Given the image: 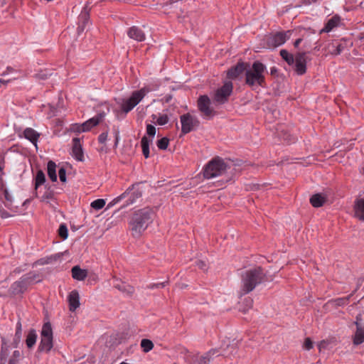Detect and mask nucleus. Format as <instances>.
<instances>
[{
	"mask_svg": "<svg viewBox=\"0 0 364 364\" xmlns=\"http://www.w3.org/2000/svg\"><path fill=\"white\" fill-rule=\"evenodd\" d=\"M151 141L148 139L146 136H144L141 140V145L142 148L143 155L146 159L149 156V143Z\"/></svg>",
	"mask_w": 364,
	"mask_h": 364,
	"instance_id": "34",
	"label": "nucleus"
},
{
	"mask_svg": "<svg viewBox=\"0 0 364 364\" xmlns=\"http://www.w3.org/2000/svg\"><path fill=\"white\" fill-rule=\"evenodd\" d=\"M340 17L334 16L331 18L326 23L324 28L321 30L322 32L328 33L332 31L335 27L338 26L340 23Z\"/></svg>",
	"mask_w": 364,
	"mask_h": 364,
	"instance_id": "28",
	"label": "nucleus"
},
{
	"mask_svg": "<svg viewBox=\"0 0 364 364\" xmlns=\"http://www.w3.org/2000/svg\"><path fill=\"white\" fill-rule=\"evenodd\" d=\"M53 346V338L41 337L40 344L38 347V351H46V353H48L51 350Z\"/></svg>",
	"mask_w": 364,
	"mask_h": 364,
	"instance_id": "24",
	"label": "nucleus"
},
{
	"mask_svg": "<svg viewBox=\"0 0 364 364\" xmlns=\"http://www.w3.org/2000/svg\"><path fill=\"white\" fill-rule=\"evenodd\" d=\"M165 287L164 282L157 283V284H151L149 285V289H154V288H162Z\"/></svg>",
	"mask_w": 364,
	"mask_h": 364,
	"instance_id": "57",
	"label": "nucleus"
},
{
	"mask_svg": "<svg viewBox=\"0 0 364 364\" xmlns=\"http://www.w3.org/2000/svg\"><path fill=\"white\" fill-rule=\"evenodd\" d=\"M47 173L51 181H57L58 177L56 174V164L51 160L49 161L47 164Z\"/></svg>",
	"mask_w": 364,
	"mask_h": 364,
	"instance_id": "30",
	"label": "nucleus"
},
{
	"mask_svg": "<svg viewBox=\"0 0 364 364\" xmlns=\"http://www.w3.org/2000/svg\"><path fill=\"white\" fill-rule=\"evenodd\" d=\"M196 265L199 269L203 270H206L208 269L207 264L205 263V262L202 260L197 261Z\"/></svg>",
	"mask_w": 364,
	"mask_h": 364,
	"instance_id": "55",
	"label": "nucleus"
},
{
	"mask_svg": "<svg viewBox=\"0 0 364 364\" xmlns=\"http://www.w3.org/2000/svg\"><path fill=\"white\" fill-rule=\"evenodd\" d=\"M53 73L48 70H40L38 73L34 75V77L37 80H45L51 76Z\"/></svg>",
	"mask_w": 364,
	"mask_h": 364,
	"instance_id": "38",
	"label": "nucleus"
},
{
	"mask_svg": "<svg viewBox=\"0 0 364 364\" xmlns=\"http://www.w3.org/2000/svg\"><path fill=\"white\" fill-rule=\"evenodd\" d=\"M21 357V353L19 350H16L13 352L9 360L14 361V364H18Z\"/></svg>",
	"mask_w": 364,
	"mask_h": 364,
	"instance_id": "44",
	"label": "nucleus"
},
{
	"mask_svg": "<svg viewBox=\"0 0 364 364\" xmlns=\"http://www.w3.org/2000/svg\"><path fill=\"white\" fill-rule=\"evenodd\" d=\"M326 345V342L325 341H321L318 344V348L319 350H321L322 348H325Z\"/></svg>",
	"mask_w": 364,
	"mask_h": 364,
	"instance_id": "59",
	"label": "nucleus"
},
{
	"mask_svg": "<svg viewBox=\"0 0 364 364\" xmlns=\"http://www.w3.org/2000/svg\"><path fill=\"white\" fill-rule=\"evenodd\" d=\"M0 189L3 192V194H4L5 200H6V203H5L6 207H7L8 208H11V206L12 205V197L10 195V193H9L8 189L4 187V184L3 183L2 181H1V186H0Z\"/></svg>",
	"mask_w": 364,
	"mask_h": 364,
	"instance_id": "35",
	"label": "nucleus"
},
{
	"mask_svg": "<svg viewBox=\"0 0 364 364\" xmlns=\"http://www.w3.org/2000/svg\"><path fill=\"white\" fill-rule=\"evenodd\" d=\"M280 55L289 65H294L295 57L292 54L289 53L287 50H281Z\"/></svg>",
	"mask_w": 364,
	"mask_h": 364,
	"instance_id": "36",
	"label": "nucleus"
},
{
	"mask_svg": "<svg viewBox=\"0 0 364 364\" xmlns=\"http://www.w3.org/2000/svg\"><path fill=\"white\" fill-rule=\"evenodd\" d=\"M325 202H326V198L320 193L314 194L310 198L311 204L312 205V206H314L315 208H318V207L322 206Z\"/></svg>",
	"mask_w": 364,
	"mask_h": 364,
	"instance_id": "31",
	"label": "nucleus"
},
{
	"mask_svg": "<svg viewBox=\"0 0 364 364\" xmlns=\"http://www.w3.org/2000/svg\"><path fill=\"white\" fill-rule=\"evenodd\" d=\"M155 214L152 209L144 208L136 211L129 221V229L134 237H139L153 222Z\"/></svg>",
	"mask_w": 364,
	"mask_h": 364,
	"instance_id": "1",
	"label": "nucleus"
},
{
	"mask_svg": "<svg viewBox=\"0 0 364 364\" xmlns=\"http://www.w3.org/2000/svg\"><path fill=\"white\" fill-rule=\"evenodd\" d=\"M141 347L145 353L149 352L154 348V343L149 339H142L141 341Z\"/></svg>",
	"mask_w": 364,
	"mask_h": 364,
	"instance_id": "40",
	"label": "nucleus"
},
{
	"mask_svg": "<svg viewBox=\"0 0 364 364\" xmlns=\"http://www.w3.org/2000/svg\"><path fill=\"white\" fill-rule=\"evenodd\" d=\"M168 122V117L166 114L159 116L156 119V123L159 125H165Z\"/></svg>",
	"mask_w": 364,
	"mask_h": 364,
	"instance_id": "47",
	"label": "nucleus"
},
{
	"mask_svg": "<svg viewBox=\"0 0 364 364\" xmlns=\"http://www.w3.org/2000/svg\"><path fill=\"white\" fill-rule=\"evenodd\" d=\"M267 73L266 66L259 61H255L245 71V83L252 87L254 86H266L265 74Z\"/></svg>",
	"mask_w": 364,
	"mask_h": 364,
	"instance_id": "3",
	"label": "nucleus"
},
{
	"mask_svg": "<svg viewBox=\"0 0 364 364\" xmlns=\"http://www.w3.org/2000/svg\"><path fill=\"white\" fill-rule=\"evenodd\" d=\"M328 48H333L332 50H330V53L334 55L341 54V53L343 50V46L341 44L335 45L334 43H332L328 46Z\"/></svg>",
	"mask_w": 364,
	"mask_h": 364,
	"instance_id": "42",
	"label": "nucleus"
},
{
	"mask_svg": "<svg viewBox=\"0 0 364 364\" xmlns=\"http://www.w3.org/2000/svg\"><path fill=\"white\" fill-rule=\"evenodd\" d=\"M62 255H63L62 253H57V254L48 256V257H47L48 262H49V264L52 263L53 262H56L61 257Z\"/></svg>",
	"mask_w": 364,
	"mask_h": 364,
	"instance_id": "50",
	"label": "nucleus"
},
{
	"mask_svg": "<svg viewBox=\"0 0 364 364\" xmlns=\"http://www.w3.org/2000/svg\"><path fill=\"white\" fill-rule=\"evenodd\" d=\"M233 89L232 83L230 81L225 82L224 85L218 89L214 95V100L218 103H224L228 100Z\"/></svg>",
	"mask_w": 364,
	"mask_h": 364,
	"instance_id": "8",
	"label": "nucleus"
},
{
	"mask_svg": "<svg viewBox=\"0 0 364 364\" xmlns=\"http://www.w3.org/2000/svg\"><path fill=\"white\" fill-rule=\"evenodd\" d=\"M304 348L308 350L313 348V342L309 338H306L305 339V341L304 343Z\"/></svg>",
	"mask_w": 364,
	"mask_h": 364,
	"instance_id": "52",
	"label": "nucleus"
},
{
	"mask_svg": "<svg viewBox=\"0 0 364 364\" xmlns=\"http://www.w3.org/2000/svg\"><path fill=\"white\" fill-rule=\"evenodd\" d=\"M107 135H108V127H107V129L103 132L100 136H98V141L101 144H105V141L107 139Z\"/></svg>",
	"mask_w": 364,
	"mask_h": 364,
	"instance_id": "45",
	"label": "nucleus"
},
{
	"mask_svg": "<svg viewBox=\"0 0 364 364\" xmlns=\"http://www.w3.org/2000/svg\"><path fill=\"white\" fill-rule=\"evenodd\" d=\"M143 190L141 187V183L133 184L131 187L121 194L119 196L114 198L106 207V209H109L119 202L125 200L123 207H126L134 204L136 200L140 198L142 196Z\"/></svg>",
	"mask_w": 364,
	"mask_h": 364,
	"instance_id": "4",
	"label": "nucleus"
},
{
	"mask_svg": "<svg viewBox=\"0 0 364 364\" xmlns=\"http://www.w3.org/2000/svg\"><path fill=\"white\" fill-rule=\"evenodd\" d=\"M60 181L63 183L66 182V170L64 167H60L58 170Z\"/></svg>",
	"mask_w": 364,
	"mask_h": 364,
	"instance_id": "46",
	"label": "nucleus"
},
{
	"mask_svg": "<svg viewBox=\"0 0 364 364\" xmlns=\"http://www.w3.org/2000/svg\"><path fill=\"white\" fill-rule=\"evenodd\" d=\"M71 272H72V277H73V279L78 280V281L84 280L87 276V270L82 269L77 265L74 266L72 268Z\"/></svg>",
	"mask_w": 364,
	"mask_h": 364,
	"instance_id": "26",
	"label": "nucleus"
},
{
	"mask_svg": "<svg viewBox=\"0 0 364 364\" xmlns=\"http://www.w3.org/2000/svg\"><path fill=\"white\" fill-rule=\"evenodd\" d=\"M123 285H125V284H115L114 287L122 291V289H123Z\"/></svg>",
	"mask_w": 364,
	"mask_h": 364,
	"instance_id": "62",
	"label": "nucleus"
},
{
	"mask_svg": "<svg viewBox=\"0 0 364 364\" xmlns=\"http://www.w3.org/2000/svg\"><path fill=\"white\" fill-rule=\"evenodd\" d=\"M245 302L246 303V308L243 309L244 312L252 307L253 300L251 298H247L245 299Z\"/></svg>",
	"mask_w": 364,
	"mask_h": 364,
	"instance_id": "53",
	"label": "nucleus"
},
{
	"mask_svg": "<svg viewBox=\"0 0 364 364\" xmlns=\"http://www.w3.org/2000/svg\"><path fill=\"white\" fill-rule=\"evenodd\" d=\"M146 134L150 136H154L156 134V128L151 124L146 126Z\"/></svg>",
	"mask_w": 364,
	"mask_h": 364,
	"instance_id": "51",
	"label": "nucleus"
},
{
	"mask_svg": "<svg viewBox=\"0 0 364 364\" xmlns=\"http://www.w3.org/2000/svg\"><path fill=\"white\" fill-rule=\"evenodd\" d=\"M54 196V193H53V191H50L49 189L48 191H46L43 196V199H52Z\"/></svg>",
	"mask_w": 364,
	"mask_h": 364,
	"instance_id": "54",
	"label": "nucleus"
},
{
	"mask_svg": "<svg viewBox=\"0 0 364 364\" xmlns=\"http://www.w3.org/2000/svg\"><path fill=\"white\" fill-rule=\"evenodd\" d=\"M355 325L356 330L353 336V343L355 346H358L364 342V326L358 322V317H357Z\"/></svg>",
	"mask_w": 364,
	"mask_h": 364,
	"instance_id": "17",
	"label": "nucleus"
},
{
	"mask_svg": "<svg viewBox=\"0 0 364 364\" xmlns=\"http://www.w3.org/2000/svg\"><path fill=\"white\" fill-rule=\"evenodd\" d=\"M169 144V139L167 137H163L157 141V146L159 149L165 150Z\"/></svg>",
	"mask_w": 364,
	"mask_h": 364,
	"instance_id": "43",
	"label": "nucleus"
},
{
	"mask_svg": "<svg viewBox=\"0 0 364 364\" xmlns=\"http://www.w3.org/2000/svg\"><path fill=\"white\" fill-rule=\"evenodd\" d=\"M6 362V359L0 358V364H5Z\"/></svg>",
	"mask_w": 364,
	"mask_h": 364,
	"instance_id": "64",
	"label": "nucleus"
},
{
	"mask_svg": "<svg viewBox=\"0 0 364 364\" xmlns=\"http://www.w3.org/2000/svg\"><path fill=\"white\" fill-rule=\"evenodd\" d=\"M91 7L87 4L78 16L77 33L83 32L90 18Z\"/></svg>",
	"mask_w": 364,
	"mask_h": 364,
	"instance_id": "12",
	"label": "nucleus"
},
{
	"mask_svg": "<svg viewBox=\"0 0 364 364\" xmlns=\"http://www.w3.org/2000/svg\"><path fill=\"white\" fill-rule=\"evenodd\" d=\"M355 216L360 220L364 221V197L357 198L354 205Z\"/></svg>",
	"mask_w": 364,
	"mask_h": 364,
	"instance_id": "21",
	"label": "nucleus"
},
{
	"mask_svg": "<svg viewBox=\"0 0 364 364\" xmlns=\"http://www.w3.org/2000/svg\"><path fill=\"white\" fill-rule=\"evenodd\" d=\"M41 336V337L53 338V330L50 322H46L43 325Z\"/></svg>",
	"mask_w": 364,
	"mask_h": 364,
	"instance_id": "33",
	"label": "nucleus"
},
{
	"mask_svg": "<svg viewBox=\"0 0 364 364\" xmlns=\"http://www.w3.org/2000/svg\"><path fill=\"white\" fill-rule=\"evenodd\" d=\"M210 100L206 95L200 96L198 100V107L201 112L202 116L206 118H210L215 114V111L210 107Z\"/></svg>",
	"mask_w": 364,
	"mask_h": 364,
	"instance_id": "9",
	"label": "nucleus"
},
{
	"mask_svg": "<svg viewBox=\"0 0 364 364\" xmlns=\"http://www.w3.org/2000/svg\"><path fill=\"white\" fill-rule=\"evenodd\" d=\"M0 216L1 217V218H7L11 217V215L4 208H0Z\"/></svg>",
	"mask_w": 364,
	"mask_h": 364,
	"instance_id": "56",
	"label": "nucleus"
},
{
	"mask_svg": "<svg viewBox=\"0 0 364 364\" xmlns=\"http://www.w3.org/2000/svg\"><path fill=\"white\" fill-rule=\"evenodd\" d=\"M216 352V350H210L203 355H190L187 358L188 364H209L211 356Z\"/></svg>",
	"mask_w": 364,
	"mask_h": 364,
	"instance_id": "11",
	"label": "nucleus"
},
{
	"mask_svg": "<svg viewBox=\"0 0 364 364\" xmlns=\"http://www.w3.org/2000/svg\"><path fill=\"white\" fill-rule=\"evenodd\" d=\"M23 136L26 139L29 140L36 146H37V141L40 136V134L38 133L36 130H34L32 128H26L23 131Z\"/></svg>",
	"mask_w": 364,
	"mask_h": 364,
	"instance_id": "25",
	"label": "nucleus"
},
{
	"mask_svg": "<svg viewBox=\"0 0 364 364\" xmlns=\"http://www.w3.org/2000/svg\"><path fill=\"white\" fill-rule=\"evenodd\" d=\"M69 309L75 311L80 306V297L77 291H72L68 296Z\"/></svg>",
	"mask_w": 364,
	"mask_h": 364,
	"instance_id": "23",
	"label": "nucleus"
},
{
	"mask_svg": "<svg viewBox=\"0 0 364 364\" xmlns=\"http://www.w3.org/2000/svg\"><path fill=\"white\" fill-rule=\"evenodd\" d=\"M265 277V273L260 267L247 269L242 274L241 292L246 294L253 291L261 284Z\"/></svg>",
	"mask_w": 364,
	"mask_h": 364,
	"instance_id": "2",
	"label": "nucleus"
},
{
	"mask_svg": "<svg viewBox=\"0 0 364 364\" xmlns=\"http://www.w3.org/2000/svg\"><path fill=\"white\" fill-rule=\"evenodd\" d=\"M127 35L130 38L139 42L144 41L146 39L144 32L140 28L135 26L128 29Z\"/></svg>",
	"mask_w": 364,
	"mask_h": 364,
	"instance_id": "18",
	"label": "nucleus"
},
{
	"mask_svg": "<svg viewBox=\"0 0 364 364\" xmlns=\"http://www.w3.org/2000/svg\"><path fill=\"white\" fill-rule=\"evenodd\" d=\"M36 262L40 265H44V264H49V262H48L47 257L38 259Z\"/></svg>",
	"mask_w": 364,
	"mask_h": 364,
	"instance_id": "58",
	"label": "nucleus"
},
{
	"mask_svg": "<svg viewBox=\"0 0 364 364\" xmlns=\"http://www.w3.org/2000/svg\"><path fill=\"white\" fill-rule=\"evenodd\" d=\"M228 164L219 156L210 160L203 168L204 178L210 179L222 176L228 168Z\"/></svg>",
	"mask_w": 364,
	"mask_h": 364,
	"instance_id": "5",
	"label": "nucleus"
},
{
	"mask_svg": "<svg viewBox=\"0 0 364 364\" xmlns=\"http://www.w3.org/2000/svg\"><path fill=\"white\" fill-rule=\"evenodd\" d=\"M9 346L7 345L6 339L4 338H1V348L0 351V358H4L7 360V357L9 354Z\"/></svg>",
	"mask_w": 364,
	"mask_h": 364,
	"instance_id": "37",
	"label": "nucleus"
},
{
	"mask_svg": "<svg viewBox=\"0 0 364 364\" xmlns=\"http://www.w3.org/2000/svg\"><path fill=\"white\" fill-rule=\"evenodd\" d=\"M4 156L1 153H0V164L4 165Z\"/></svg>",
	"mask_w": 364,
	"mask_h": 364,
	"instance_id": "61",
	"label": "nucleus"
},
{
	"mask_svg": "<svg viewBox=\"0 0 364 364\" xmlns=\"http://www.w3.org/2000/svg\"><path fill=\"white\" fill-rule=\"evenodd\" d=\"M306 57L305 53H298L295 55L294 67L295 71L299 75H303L306 70Z\"/></svg>",
	"mask_w": 364,
	"mask_h": 364,
	"instance_id": "14",
	"label": "nucleus"
},
{
	"mask_svg": "<svg viewBox=\"0 0 364 364\" xmlns=\"http://www.w3.org/2000/svg\"><path fill=\"white\" fill-rule=\"evenodd\" d=\"M181 124V132L186 134L193 131L199 125V121L196 116L186 113L180 117Z\"/></svg>",
	"mask_w": 364,
	"mask_h": 364,
	"instance_id": "7",
	"label": "nucleus"
},
{
	"mask_svg": "<svg viewBox=\"0 0 364 364\" xmlns=\"http://www.w3.org/2000/svg\"><path fill=\"white\" fill-rule=\"evenodd\" d=\"M301 41H302L301 38L296 39L294 43V47L297 48L299 46V44L301 43Z\"/></svg>",
	"mask_w": 364,
	"mask_h": 364,
	"instance_id": "60",
	"label": "nucleus"
},
{
	"mask_svg": "<svg viewBox=\"0 0 364 364\" xmlns=\"http://www.w3.org/2000/svg\"><path fill=\"white\" fill-rule=\"evenodd\" d=\"M97 114L92 117V127L102 122L105 117L109 112V107L107 103H102L96 108Z\"/></svg>",
	"mask_w": 364,
	"mask_h": 364,
	"instance_id": "13",
	"label": "nucleus"
},
{
	"mask_svg": "<svg viewBox=\"0 0 364 364\" xmlns=\"http://www.w3.org/2000/svg\"><path fill=\"white\" fill-rule=\"evenodd\" d=\"M36 340H37L36 331L35 329L31 328L28 331V334L26 336V346L28 347V348H32L35 346V344L36 343Z\"/></svg>",
	"mask_w": 364,
	"mask_h": 364,
	"instance_id": "29",
	"label": "nucleus"
},
{
	"mask_svg": "<svg viewBox=\"0 0 364 364\" xmlns=\"http://www.w3.org/2000/svg\"><path fill=\"white\" fill-rule=\"evenodd\" d=\"M106 204L105 199H97L92 201V210H98L105 207Z\"/></svg>",
	"mask_w": 364,
	"mask_h": 364,
	"instance_id": "41",
	"label": "nucleus"
},
{
	"mask_svg": "<svg viewBox=\"0 0 364 364\" xmlns=\"http://www.w3.org/2000/svg\"><path fill=\"white\" fill-rule=\"evenodd\" d=\"M27 290V288L23 283V282L19 279V280L14 282L9 288V293L13 295H18L23 294Z\"/></svg>",
	"mask_w": 364,
	"mask_h": 364,
	"instance_id": "20",
	"label": "nucleus"
},
{
	"mask_svg": "<svg viewBox=\"0 0 364 364\" xmlns=\"http://www.w3.org/2000/svg\"><path fill=\"white\" fill-rule=\"evenodd\" d=\"M91 130V119H87L82 124H73L70 127V131L75 133H80Z\"/></svg>",
	"mask_w": 364,
	"mask_h": 364,
	"instance_id": "22",
	"label": "nucleus"
},
{
	"mask_svg": "<svg viewBox=\"0 0 364 364\" xmlns=\"http://www.w3.org/2000/svg\"><path fill=\"white\" fill-rule=\"evenodd\" d=\"M122 292L126 293L129 296H132L134 292V289L133 287L129 285H123V289H122Z\"/></svg>",
	"mask_w": 364,
	"mask_h": 364,
	"instance_id": "49",
	"label": "nucleus"
},
{
	"mask_svg": "<svg viewBox=\"0 0 364 364\" xmlns=\"http://www.w3.org/2000/svg\"><path fill=\"white\" fill-rule=\"evenodd\" d=\"M149 92V90L145 87L133 92L129 98L123 100L121 104V109L124 113H128L141 101Z\"/></svg>",
	"mask_w": 364,
	"mask_h": 364,
	"instance_id": "6",
	"label": "nucleus"
},
{
	"mask_svg": "<svg viewBox=\"0 0 364 364\" xmlns=\"http://www.w3.org/2000/svg\"><path fill=\"white\" fill-rule=\"evenodd\" d=\"M247 65L244 63H238L235 66L231 68L227 73L228 77L230 79H236L245 70H246Z\"/></svg>",
	"mask_w": 364,
	"mask_h": 364,
	"instance_id": "19",
	"label": "nucleus"
},
{
	"mask_svg": "<svg viewBox=\"0 0 364 364\" xmlns=\"http://www.w3.org/2000/svg\"><path fill=\"white\" fill-rule=\"evenodd\" d=\"M58 235L63 240H66L68 237V229L65 223H62L60 225L58 230Z\"/></svg>",
	"mask_w": 364,
	"mask_h": 364,
	"instance_id": "39",
	"label": "nucleus"
},
{
	"mask_svg": "<svg viewBox=\"0 0 364 364\" xmlns=\"http://www.w3.org/2000/svg\"><path fill=\"white\" fill-rule=\"evenodd\" d=\"M349 296L343 297V298H338L335 300V304L337 306H344L348 303L349 301Z\"/></svg>",
	"mask_w": 364,
	"mask_h": 364,
	"instance_id": "48",
	"label": "nucleus"
},
{
	"mask_svg": "<svg viewBox=\"0 0 364 364\" xmlns=\"http://www.w3.org/2000/svg\"><path fill=\"white\" fill-rule=\"evenodd\" d=\"M291 34L290 31L286 32H278L267 38L268 48H276L284 44Z\"/></svg>",
	"mask_w": 364,
	"mask_h": 364,
	"instance_id": "10",
	"label": "nucleus"
},
{
	"mask_svg": "<svg viewBox=\"0 0 364 364\" xmlns=\"http://www.w3.org/2000/svg\"><path fill=\"white\" fill-rule=\"evenodd\" d=\"M80 140L81 139L78 137L73 139L72 154L76 160L82 161L84 160V154Z\"/></svg>",
	"mask_w": 364,
	"mask_h": 364,
	"instance_id": "15",
	"label": "nucleus"
},
{
	"mask_svg": "<svg viewBox=\"0 0 364 364\" xmlns=\"http://www.w3.org/2000/svg\"><path fill=\"white\" fill-rule=\"evenodd\" d=\"M20 279L28 289L30 285L41 282L42 281V277L40 274L35 272H29L28 273L23 275Z\"/></svg>",
	"mask_w": 364,
	"mask_h": 364,
	"instance_id": "16",
	"label": "nucleus"
},
{
	"mask_svg": "<svg viewBox=\"0 0 364 364\" xmlns=\"http://www.w3.org/2000/svg\"><path fill=\"white\" fill-rule=\"evenodd\" d=\"M123 285H125V284H115L114 287L122 291V289H123Z\"/></svg>",
	"mask_w": 364,
	"mask_h": 364,
	"instance_id": "63",
	"label": "nucleus"
},
{
	"mask_svg": "<svg viewBox=\"0 0 364 364\" xmlns=\"http://www.w3.org/2000/svg\"><path fill=\"white\" fill-rule=\"evenodd\" d=\"M21 337H22V325H21V318H19L16 323V333H15L14 337L13 338V341L11 343V346L14 348H17L18 346V345L21 341Z\"/></svg>",
	"mask_w": 364,
	"mask_h": 364,
	"instance_id": "27",
	"label": "nucleus"
},
{
	"mask_svg": "<svg viewBox=\"0 0 364 364\" xmlns=\"http://www.w3.org/2000/svg\"><path fill=\"white\" fill-rule=\"evenodd\" d=\"M46 176L42 170H38L35 177V191H37L38 188L46 183ZM36 196H37V191H36Z\"/></svg>",
	"mask_w": 364,
	"mask_h": 364,
	"instance_id": "32",
	"label": "nucleus"
}]
</instances>
